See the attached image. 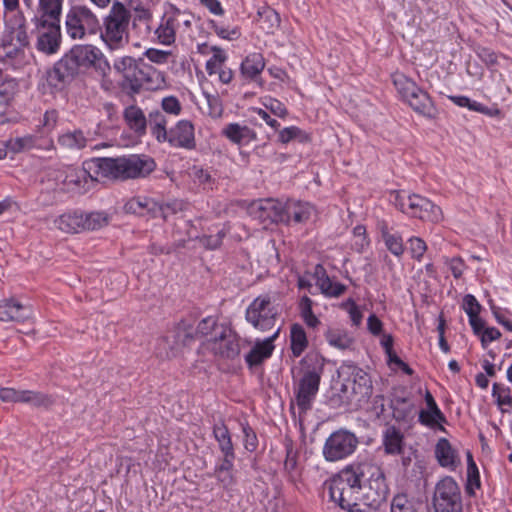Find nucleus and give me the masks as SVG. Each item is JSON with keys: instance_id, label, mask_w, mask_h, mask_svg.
<instances>
[{"instance_id": "a211bd4d", "label": "nucleus", "mask_w": 512, "mask_h": 512, "mask_svg": "<svg viewBox=\"0 0 512 512\" xmlns=\"http://www.w3.org/2000/svg\"><path fill=\"white\" fill-rule=\"evenodd\" d=\"M167 140L172 147L192 150L196 146L194 126L189 120H180L168 130Z\"/></svg>"}, {"instance_id": "2eb2a0df", "label": "nucleus", "mask_w": 512, "mask_h": 512, "mask_svg": "<svg viewBox=\"0 0 512 512\" xmlns=\"http://www.w3.org/2000/svg\"><path fill=\"white\" fill-rule=\"evenodd\" d=\"M124 210L138 216H150L164 220L168 217L170 210L174 212L170 204H159L151 198L142 196L129 199L124 205Z\"/></svg>"}, {"instance_id": "79ce46f5", "label": "nucleus", "mask_w": 512, "mask_h": 512, "mask_svg": "<svg viewBox=\"0 0 512 512\" xmlns=\"http://www.w3.org/2000/svg\"><path fill=\"white\" fill-rule=\"evenodd\" d=\"M390 512H418V510L412 499L404 493H399L392 499Z\"/></svg>"}, {"instance_id": "58836bf2", "label": "nucleus", "mask_w": 512, "mask_h": 512, "mask_svg": "<svg viewBox=\"0 0 512 512\" xmlns=\"http://www.w3.org/2000/svg\"><path fill=\"white\" fill-rule=\"evenodd\" d=\"M435 456L443 467H455L456 453L446 438L438 440L435 447Z\"/></svg>"}, {"instance_id": "e433bc0d", "label": "nucleus", "mask_w": 512, "mask_h": 512, "mask_svg": "<svg viewBox=\"0 0 512 512\" xmlns=\"http://www.w3.org/2000/svg\"><path fill=\"white\" fill-rule=\"evenodd\" d=\"M325 338L329 345L340 350L350 349L354 343V339L349 333L341 328L330 327L325 332Z\"/></svg>"}, {"instance_id": "37998d69", "label": "nucleus", "mask_w": 512, "mask_h": 512, "mask_svg": "<svg viewBox=\"0 0 512 512\" xmlns=\"http://www.w3.org/2000/svg\"><path fill=\"white\" fill-rule=\"evenodd\" d=\"M220 326L223 325L218 324L217 320L214 317L208 316L202 319L198 323L197 327H194L195 336L196 338H198L211 335L212 338L213 336L217 335V331Z\"/></svg>"}, {"instance_id": "6ab92c4d", "label": "nucleus", "mask_w": 512, "mask_h": 512, "mask_svg": "<svg viewBox=\"0 0 512 512\" xmlns=\"http://www.w3.org/2000/svg\"><path fill=\"white\" fill-rule=\"evenodd\" d=\"M282 202L275 199H260L249 206V213L262 223H280Z\"/></svg>"}, {"instance_id": "72a5a7b5", "label": "nucleus", "mask_w": 512, "mask_h": 512, "mask_svg": "<svg viewBox=\"0 0 512 512\" xmlns=\"http://www.w3.org/2000/svg\"><path fill=\"white\" fill-rule=\"evenodd\" d=\"M79 68H90L97 59L100 50L92 45H76L71 49Z\"/></svg>"}, {"instance_id": "e2e57ef3", "label": "nucleus", "mask_w": 512, "mask_h": 512, "mask_svg": "<svg viewBox=\"0 0 512 512\" xmlns=\"http://www.w3.org/2000/svg\"><path fill=\"white\" fill-rule=\"evenodd\" d=\"M467 474L470 483L475 484L477 487L480 486V477L478 468L473 460V456L470 452H467Z\"/></svg>"}, {"instance_id": "20e7f679", "label": "nucleus", "mask_w": 512, "mask_h": 512, "mask_svg": "<svg viewBox=\"0 0 512 512\" xmlns=\"http://www.w3.org/2000/svg\"><path fill=\"white\" fill-rule=\"evenodd\" d=\"M362 483V505L377 509L386 501L389 487L383 469L371 462L357 463Z\"/></svg>"}, {"instance_id": "4c0bfd02", "label": "nucleus", "mask_w": 512, "mask_h": 512, "mask_svg": "<svg viewBox=\"0 0 512 512\" xmlns=\"http://www.w3.org/2000/svg\"><path fill=\"white\" fill-rule=\"evenodd\" d=\"M308 347V340L304 328L295 323L290 331V348L294 357H299Z\"/></svg>"}, {"instance_id": "864d4df0", "label": "nucleus", "mask_w": 512, "mask_h": 512, "mask_svg": "<svg viewBox=\"0 0 512 512\" xmlns=\"http://www.w3.org/2000/svg\"><path fill=\"white\" fill-rule=\"evenodd\" d=\"M386 248L396 257H400L404 253V245L401 236L392 234L383 239Z\"/></svg>"}, {"instance_id": "412c9836", "label": "nucleus", "mask_w": 512, "mask_h": 512, "mask_svg": "<svg viewBox=\"0 0 512 512\" xmlns=\"http://www.w3.org/2000/svg\"><path fill=\"white\" fill-rule=\"evenodd\" d=\"M280 330L281 328L277 327L271 336L255 342L250 352L245 355V361L249 367L260 365L272 355L275 348L273 342L279 336Z\"/></svg>"}, {"instance_id": "7c9ffc66", "label": "nucleus", "mask_w": 512, "mask_h": 512, "mask_svg": "<svg viewBox=\"0 0 512 512\" xmlns=\"http://www.w3.org/2000/svg\"><path fill=\"white\" fill-rule=\"evenodd\" d=\"M124 119L131 130L143 135L147 128V118L143 111L134 105L127 107L124 111Z\"/></svg>"}, {"instance_id": "c9c22d12", "label": "nucleus", "mask_w": 512, "mask_h": 512, "mask_svg": "<svg viewBox=\"0 0 512 512\" xmlns=\"http://www.w3.org/2000/svg\"><path fill=\"white\" fill-rule=\"evenodd\" d=\"M55 402L52 395L32 390H21L20 403L29 404L35 408H49Z\"/></svg>"}, {"instance_id": "39448f33", "label": "nucleus", "mask_w": 512, "mask_h": 512, "mask_svg": "<svg viewBox=\"0 0 512 512\" xmlns=\"http://www.w3.org/2000/svg\"><path fill=\"white\" fill-rule=\"evenodd\" d=\"M130 19L131 13L122 3H113L109 14L104 18L100 34L110 50H117L128 44Z\"/></svg>"}, {"instance_id": "69168bd1", "label": "nucleus", "mask_w": 512, "mask_h": 512, "mask_svg": "<svg viewBox=\"0 0 512 512\" xmlns=\"http://www.w3.org/2000/svg\"><path fill=\"white\" fill-rule=\"evenodd\" d=\"M501 337V332L495 327H487L480 335L482 347L485 349L489 342L495 341Z\"/></svg>"}, {"instance_id": "774afa93", "label": "nucleus", "mask_w": 512, "mask_h": 512, "mask_svg": "<svg viewBox=\"0 0 512 512\" xmlns=\"http://www.w3.org/2000/svg\"><path fill=\"white\" fill-rule=\"evenodd\" d=\"M446 264L449 266L453 276L455 278H460L464 271V261L460 257H454L452 259H447Z\"/></svg>"}, {"instance_id": "6e6d98bb", "label": "nucleus", "mask_w": 512, "mask_h": 512, "mask_svg": "<svg viewBox=\"0 0 512 512\" xmlns=\"http://www.w3.org/2000/svg\"><path fill=\"white\" fill-rule=\"evenodd\" d=\"M214 477L224 489H228L236 484L235 471L214 469Z\"/></svg>"}, {"instance_id": "aec40b11", "label": "nucleus", "mask_w": 512, "mask_h": 512, "mask_svg": "<svg viewBox=\"0 0 512 512\" xmlns=\"http://www.w3.org/2000/svg\"><path fill=\"white\" fill-rule=\"evenodd\" d=\"M352 379H347L346 383L342 384L341 391L346 393L348 386L351 384L352 394L359 396V400L369 397L372 393V382L369 375L362 369L350 365L348 366Z\"/></svg>"}, {"instance_id": "f03ea898", "label": "nucleus", "mask_w": 512, "mask_h": 512, "mask_svg": "<svg viewBox=\"0 0 512 512\" xmlns=\"http://www.w3.org/2000/svg\"><path fill=\"white\" fill-rule=\"evenodd\" d=\"M330 499L348 512L360 511L363 492L357 463L342 469L336 477L326 482Z\"/></svg>"}, {"instance_id": "338daca9", "label": "nucleus", "mask_w": 512, "mask_h": 512, "mask_svg": "<svg viewBox=\"0 0 512 512\" xmlns=\"http://www.w3.org/2000/svg\"><path fill=\"white\" fill-rule=\"evenodd\" d=\"M97 59L92 64V67L96 70V72L105 77L111 70L109 62L105 59L101 52L98 53Z\"/></svg>"}, {"instance_id": "603ef678", "label": "nucleus", "mask_w": 512, "mask_h": 512, "mask_svg": "<svg viewBox=\"0 0 512 512\" xmlns=\"http://www.w3.org/2000/svg\"><path fill=\"white\" fill-rule=\"evenodd\" d=\"M408 243L412 258L420 261L427 250L425 241L420 237H411Z\"/></svg>"}, {"instance_id": "680f3d73", "label": "nucleus", "mask_w": 512, "mask_h": 512, "mask_svg": "<svg viewBox=\"0 0 512 512\" xmlns=\"http://www.w3.org/2000/svg\"><path fill=\"white\" fill-rule=\"evenodd\" d=\"M14 47L24 49L29 44L28 35L23 26L13 27Z\"/></svg>"}, {"instance_id": "ea45409f", "label": "nucleus", "mask_w": 512, "mask_h": 512, "mask_svg": "<svg viewBox=\"0 0 512 512\" xmlns=\"http://www.w3.org/2000/svg\"><path fill=\"white\" fill-rule=\"evenodd\" d=\"M286 458L284 461V469L288 474L290 481L296 483L301 477V468L298 464V452L293 448L292 443L286 444Z\"/></svg>"}, {"instance_id": "393cba45", "label": "nucleus", "mask_w": 512, "mask_h": 512, "mask_svg": "<svg viewBox=\"0 0 512 512\" xmlns=\"http://www.w3.org/2000/svg\"><path fill=\"white\" fill-rule=\"evenodd\" d=\"M314 277L316 278V285L325 296L339 297L347 289L344 284L332 282L321 264L315 266Z\"/></svg>"}, {"instance_id": "5fc2aeb1", "label": "nucleus", "mask_w": 512, "mask_h": 512, "mask_svg": "<svg viewBox=\"0 0 512 512\" xmlns=\"http://www.w3.org/2000/svg\"><path fill=\"white\" fill-rule=\"evenodd\" d=\"M463 309L468 317L472 318L480 314L481 305L473 295L467 294L463 298Z\"/></svg>"}, {"instance_id": "a19ab883", "label": "nucleus", "mask_w": 512, "mask_h": 512, "mask_svg": "<svg viewBox=\"0 0 512 512\" xmlns=\"http://www.w3.org/2000/svg\"><path fill=\"white\" fill-rule=\"evenodd\" d=\"M213 435L222 454L235 453L231 434L223 422L217 423L213 426Z\"/></svg>"}, {"instance_id": "a878e982", "label": "nucleus", "mask_w": 512, "mask_h": 512, "mask_svg": "<svg viewBox=\"0 0 512 512\" xmlns=\"http://www.w3.org/2000/svg\"><path fill=\"white\" fill-rule=\"evenodd\" d=\"M390 408L392 409V417L399 423L408 424L415 417V405L406 397H395L391 400Z\"/></svg>"}, {"instance_id": "473e14b6", "label": "nucleus", "mask_w": 512, "mask_h": 512, "mask_svg": "<svg viewBox=\"0 0 512 512\" xmlns=\"http://www.w3.org/2000/svg\"><path fill=\"white\" fill-rule=\"evenodd\" d=\"M147 126H149L151 134L158 142L163 143L167 140V119L163 112L158 110L150 112L147 119Z\"/></svg>"}, {"instance_id": "ddd939ff", "label": "nucleus", "mask_w": 512, "mask_h": 512, "mask_svg": "<svg viewBox=\"0 0 512 512\" xmlns=\"http://www.w3.org/2000/svg\"><path fill=\"white\" fill-rule=\"evenodd\" d=\"M196 339L194 322L182 319L174 328L171 336H166L159 342L160 355L166 358L175 357L180 349Z\"/></svg>"}, {"instance_id": "9b49d317", "label": "nucleus", "mask_w": 512, "mask_h": 512, "mask_svg": "<svg viewBox=\"0 0 512 512\" xmlns=\"http://www.w3.org/2000/svg\"><path fill=\"white\" fill-rule=\"evenodd\" d=\"M435 512H462L460 487L452 477H444L435 486L433 499Z\"/></svg>"}, {"instance_id": "1a4fd4ad", "label": "nucleus", "mask_w": 512, "mask_h": 512, "mask_svg": "<svg viewBox=\"0 0 512 512\" xmlns=\"http://www.w3.org/2000/svg\"><path fill=\"white\" fill-rule=\"evenodd\" d=\"M278 316V308L273 304L269 294L256 297L245 312L246 321L263 332L275 328Z\"/></svg>"}, {"instance_id": "2f4dec72", "label": "nucleus", "mask_w": 512, "mask_h": 512, "mask_svg": "<svg viewBox=\"0 0 512 512\" xmlns=\"http://www.w3.org/2000/svg\"><path fill=\"white\" fill-rule=\"evenodd\" d=\"M404 436L395 426L388 427L383 436L385 452L391 455H399L403 452Z\"/></svg>"}, {"instance_id": "bf43d9fd", "label": "nucleus", "mask_w": 512, "mask_h": 512, "mask_svg": "<svg viewBox=\"0 0 512 512\" xmlns=\"http://www.w3.org/2000/svg\"><path fill=\"white\" fill-rule=\"evenodd\" d=\"M263 105L266 109L270 110L274 115L278 117L284 118L288 114L285 105L277 99L267 98L263 102Z\"/></svg>"}, {"instance_id": "c756f323", "label": "nucleus", "mask_w": 512, "mask_h": 512, "mask_svg": "<svg viewBox=\"0 0 512 512\" xmlns=\"http://www.w3.org/2000/svg\"><path fill=\"white\" fill-rule=\"evenodd\" d=\"M57 142L65 150H81L86 147L87 138L82 130L75 129L60 134Z\"/></svg>"}, {"instance_id": "c85d7f7f", "label": "nucleus", "mask_w": 512, "mask_h": 512, "mask_svg": "<svg viewBox=\"0 0 512 512\" xmlns=\"http://www.w3.org/2000/svg\"><path fill=\"white\" fill-rule=\"evenodd\" d=\"M63 0H39V15L34 18L35 21H54L60 22Z\"/></svg>"}, {"instance_id": "13d9d810", "label": "nucleus", "mask_w": 512, "mask_h": 512, "mask_svg": "<svg viewBox=\"0 0 512 512\" xmlns=\"http://www.w3.org/2000/svg\"><path fill=\"white\" fill-rule=\"evenodd\" d=\"M211 23L215 33L223 39L236 40L241 35L240 29L238 27H233L230 29L229 27L217 25L214 23V21H212Z\"/></svg>"}, {"instance_id": "de8ad7c7", "label": "nucleus", "mask_w": 512, "mask_h": 512, "mask_svg": "<svg viewBox=\"0 0 512 512\" xmlns=\"http://www.w3.org/2000/svg\"><path fill=\"white\" fill-rule=\"evenodd\" d=\"M449 99L459 107H467L469 110L482 114H489V109L483 104L473 101L466 96H449Z\"/></svg>"}, {"instance_id": "5701e85b", "label": "nucleus", "mask_w": 512, "mask_h": 512, "mask_svg": "<svg viewBox=\"0 0 512 512\" xmlns=\"http://www.w3.org/2000/svg\"><path fill=\"white\" fill-rule=\"evenodd\" d=\"M31 306L23 305L15 299L0 302V321L25 322L32 317Z\"/></svg>"}, {"instance_id": "0eeeda50", "label": "nucleus", "mask_w": 512, "mask_h": 512, "mask_svg": "<svg viewBox=\"0 0 512 512\" xmlns=\"http://www.w3.org/2000/svg\"><path fill=\"white\" fill-rule=\"evenodd\" d=\"M114 68L123 75L134 91H138L143 86L151 88L161 77V73L143 59L123 57L114 63Z\"/></svg>"}, {"instance_id": "09e8293b", "label": "nucleus", "mask_w": 512, "mask_h": 512, "mask_svg": "<svg viewBox=\"0 0 512 512\" xmlns=\"http://www.w3.org/2000/svg\"><path fill=\"white\" fill-rule=\"evenodd\" d=\"M492 396L496 398V403L501 408L503 413L507 412L503 406L512 404L511 390L509 387H501L499 384L494 383L492 389Z\"/></svg>"}, {"instance_id": "7ed1b4c3", "label": "nucleus", "mask_w": 512, "mask_h": 512, "mask_svg": "<svg viewBox=\"0 0 512 512\" xmlns=\"http://www.w3.org/2000/svg\"><path fill=\"white\" fill-rule=\"evenodd\" d=\"M300 363L303 368V376L294 388V395L299 413L305 414L312 408L319 391L325 359L318 354H307Z\"/></svg>"}, {"instance_id": "a18cd8bd", "label": "nucleus", "mask_w": 512, "mask_h": 512, "mask_svg": "<svg viewBox=\"0 0 512 512\" xmlns=\"http://www.w3.org/2000/svg\"><path fill=\"white\" fill-rule=\"evenodd\" d=\"M82 229L96 230L108 224V217L101 212L83 214Z\"/></svg>"}, {"instance_id": "4468645a", "label": "nucleus", "mask_w": 512, "mask_h": 512, "mask_svg": "<svg viewBox=\"0 0 512 512\" xmlns=\"http://www.w3.org/2000/svg\"><path fill=\"white\" fill-rule=\"evenodd\" d=\"M208 345L212 353L222 359L234 360L241 351L238 335L227 326H220L217 335L208 341Z\"/></svg>"}, {"instance_id": "6e6552de", "label": "nucleus", "mask_w": 512, "mask_h": 512, "mask_svg": "<svg viewBox=\"0 0 512 512\" xmlns=\"http://www.w3.org/2000/svg\"><path fill=\"white\" fill-rule=\"evenodd\" d=\"M393 84L401 98L417 113L432 117L434 104L429 94L405 74L396 72L392 75Z\"/></svg>"}, {"instance_id": "0e129e2a", "label": "nucleus", "mask_w": 512, "mask_h": 512, "mask_svg": "<svg viewBox=\"0 0 512 512\" xmlns=\"http://www.w3.org/2000/svg\"><path fill=\"white\" fill-rule=\"evenodd\" d=\"M171 52L169 51H163L158 49L150 48L145 52V56L154 63L157 64H164L167 62L168 58L170 57Z\"/></svg>"}, {"instance_id": "cd10ccee", "label": "nucleus", "mask_w": 512, "mask_h": 512, "mask_svg": "<svg viewBox=\"0 0 512 512\" xmlns=\"http://www.w3.org/2000/svg\"><path fill=\"white\" fill-rule=\"evenodd\" d=\"M223 135L236 144L248 143L256 139V133L252 129L238 123L228 124L223 129Z\"/></svg>"}, {"instance_id": "f257e3e1", "label": "nucleus", "mask_w": 512, "mask_h": 512, "mask_svg": "<svg viewBox=\"0 0 512 512\" xmlns=\"http://www.w3.org/2000/svg\"><path fill=\"white\" fill-rule=\"evenodd\" d=\"M156 168L153 158L147 155L130 154L119 157H97L83 162L82 169H72L65 182L86 192L100 178L128 180L145 178Z\"/></svg>"}, {"instance_id": "9d476101", "label": "nucleus", "mask_w": 512, "mask_h": 512, "mask_svg": "<svg viewBox=\"0 0 512 512\" xmlns=\"http://www.w3.org/2000/svg\"><path fill=\"white\" fill-rule=\"evenodd\" d=\"M66 33L73 40H81L88 34H95L100 24L89 8L82 5L72 6L65 20Z\"/></svg>"}, {"instance_id": "f704fd0d", "label": "nucleus", "mask_w": 512, "mask_h": 512, "mask_svg": "<svg viewBox=\"0 0 512 512\" xmlns=\"http://www.w3.org/2000/svg\"><path fill=\"white\" fill-rule=\"evenodd\" d=\"M83 213L68 212L55 219V226L65 233H77L82 229Z\"/></svg>"}, {"instance_id": "4be33fe9", "label": "nucleus", "mask_w": 512, "mask_h": 512, "mask_svg": "<svg viewBox=\"0 0 512 512\" xmlns=\"http://www.w3.org/2000/svg\"><path fill=\"white\" fill-rule=\"evenodd\" d=\"M313 212V207L306 202L288 200L282 203V209L280 212L282 220L280 223L290 224L303 223L307 221Z\"/></svg>"}, {"instance_id": "dca6fc26", "label": "nucleus", "mask_w": 512, "mask_h": 512, "mask_svg": "<svg viewBox=\"0 0 512 512\" xmlns=\"http://www.w3.org/2000/svg\"><path fill=\"white\" fill-rule=\"evenodd\" d=\"M36 28L38 30V50L46 53H55L61 42V31L60 22L54 21H35Z\"/></svg>"}, {"instance_id": "f3484780", "label": "nucleus", "mask_w": 512, "mask_h": 512, "mask_svg": "<svg viewBox=\"0 0 512 512\" xmlns=\"http://www.w3.org/2000/svg\"><path fill=\"white\" fill-rule=\"evenodd\" d=\"M79 66L72 56L71 50L57 61L48 73V82L51 86L58 87L69 83L79 73Z\"/></svg>"}, {"instance_id": "49530a36", "label": "nucleus", "mask_w": 512, "mask_h": 512, "mask_svg": "<svg viewBox=\"0 0 512 512\" xmlns=\"http://www.w3.org/2000/svg\"><path fill=\"white\" fill-rule=\"evenodd\" d=\"M259 15L263 19L261 27L266 30L267 33H273L274 30L279 27L280 16L275 10L267 8L263 12H259Z\"/></svg>"}, {"instance_id": "052dcab7", "label": "nucleus", "mask_w": 512, "mask_h": 512, "mask_svg": "<svg viewBox=\"0 0 512 512\" xmlns=\"http://www.w3.org/2000/svg\"><path fill=\"white\" fill-rule=\"evenodd\" d=\"M161 106L164 112L175 116L179 115L182 110L179 100L174 96L163 98Z\"/></svg>"}, {"instance_id": "4d7b16f0", "label": "nucleus", "mask_w": 512, "mask_h": 512, "mask_svg": "<svg viewBox=\"0 0 512 512\" xmlns=\"http://www.w3.org/2000/svg\"><path fill=\"white\" fill-rule=\"evenodd\" d=\"M242 431L244 434L245 449L249 452H254L258 447V439L256 433L248 424L242 426Z\"/></svg>"}, {"instance_id": "f8f14e48", "label": "nucleus", "mask_w": 512, "mask_h": 512, "mask_svg": "<svg viewBox=\"0 0 512 512\" xmlns=\"http://www.w3.org/2000/svg\"><path fill=\"white\" fill-rule=\"evenodd\" d=\"M358 445L354 433L339 429L333 432L325 441L323 456L327 461L335 462L351 455Z\"/></svg>"}, {"instance_id": "bb28decb", "label": "nucleus", "mask_w": 512, "mask_h": 512, "mask_svg": "<svg viewBox=\"0 0 512 512\" xmlns=\"http://www.w3.org/2000/svg\"><path fill=\"white\" fill-rule=\"evenodd\" d=\"M265 68V60L262 54L252 53L249 54L241 63V74L243 77L249 80L257 81L260 85L262 83L258 81V77Z\"/></svg>"}, {"instance_id": "8fccbe9b", "label": "nucleus", "mask_w": 512, "mask_h": 512, "mask_svg": "<svg viewBox=\"0 0 512 512\" xmlns=\"http://www.w3.org/2000/svg\"><path fill=\"white\" fill-rule=\"evenodd\" d=\"M36 136L25 135L23 137H17L14 140H10L9 147L14 153L21 152L22 150H30L35 147Z\"/></svg>"}, {"instance_id": "423d86ee", "label": "nucleus", "mask_w": 512, "mask_h": 512, "mask_svg": "<svg viewBox=\"0 0 512 512\" xmlns=\"http://www.w3.org/2000/svg\"><path fill=\"white\" fill-rule=\"evenodd\" d=\"M392 196L395 207L411 217L432 223H438L443 218L441 208L421 195H406L404 191H394Z\"/></svg>"}, {"instance_id": "3c124183", "label": "nucleus", "mask_w": 512, "mask_h": 512, "mask_svg": "<svg viewBox=\"0 0 512 512\" xmlns=\"http://www.w3.org/2000/svg\"><path fill=\"white\" fill-rule=\"evenodd\" d=\"M419 422L429 428L445 431V428L442 424L446 423L447 420L440 421V419L433 412H431V410H421L419 412Z\"/></svg>"}, {"instance_id": "b1692460", "label": "nucleus", "mask_w": 512, "mask_h": 512, "mask_svg": "<svg viewBox=\"0 0 512 512\" xmlns=\"http://www.w3.org/2000/svg\"><path fill=\"white\" fill-rule=\"evenodd\" d=\"M179 11L172 14H165L161 23L155 31L159 42L163 45H171L175 42L176 29L179 27Z\"/></svg>"}, {"instance_id": "c03bdc74", "label": "nucleus", "mask_w": 512, "mask_h": 512, "mask_svg": "<svg viewBox=\"0 0 512 512\" xmlns=\"http://www.w3.org/2000/svg\"><path fill=\"white\" fill-rule=\"evenodd\" d=\"M19 90L18 83L14 80H7L0 85V106L10 105Z\"/></svg>"}]
</instances>
